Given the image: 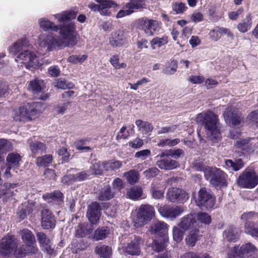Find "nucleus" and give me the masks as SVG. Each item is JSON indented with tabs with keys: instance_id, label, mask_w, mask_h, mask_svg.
Returning <instances> with one entry per match:
<instances>
[{
	"instance_id": "obj_1",
	"label": "nucleus",
	"mask_w": 258,
	"mask_h": 258,
	"mask_svg": "<svg viewBox=\"0 0 258 258\" xmlns=\"http://www.w3.org/2000/svg\"><path fill=\"white\" fill-rule=\"evenodd\" d=\"M77 13L73 11L63 12L54 15L60 24L58 29L61 37L52 34L41 35L39 36V45L41 50L46 52L52 51L56 47L73 46L77 43V32L76 26L71 19L76 18Z\"/></svg>"
},
{
	"instance_id": "obj_2",
	"label": "nucleus",
	"mask_w": 258,
	"mask_h": 258,
	"mask_svg": "<svg viewBox=\"0 0 258 258\" xmlns=\"http://www.w3.org/2000/svg\"><path fill=\"white\" fill-rule=\"evenodd\" d=\"M28 45V41L27 39H21L13 44L9 48V51L12 54L19 53L15 58V60L24 63L27 69L33 70L38 67L39 60L34 52L25 50Z\"/></svg>"
},
{
	"instance_id": "obj_3",
	"label": "nucleus",
	"mask_w": 258,
	"mask_h": 258,
	"mask_svg": "<svg viewBox=\"0 0 258 258\" xmlns=\"http://www.w3.org/2000/svg\"><path fill=\"white\" fill-rule=\"evenodd\" d=\"M198 123L204 125L208 138L214 143L218 142L222 136L218 116L212 111H203L196 118Z\"/></svg>"
},
{
	"instance_id": "obj_4",
	"label": "nucleus",
	"mask_w": 258,
	"mask_h": 258,
	"mask_svg": "<svg viewBox=\"0 0 258 258\" xmlns=\"http://www.w3.org/2000/svg\"><path fill=\"white\" fill-rule=\"evenodd\" d=\"M40 106V103H28L24 106L13 111L12 116L14 120L19 121H27L34 119L40 113L38 108Z\"/></svg>"
},
{
	"instance_id": "obj_5",
	"label": "nucleus",
	"mask_w": 258,
	"mask_h": 258,
	"mask_svg": "<svg viewBox=\"0 0 258 258\" xmlns=\"http://www.w3.org/2000/svg\"><path fill=\"white\" fill-rule=\"evenodd\" d=\"M205 176L210 183L217 189L227 186V175L222 170L217 168L209 167L205 171Z\"/></svg>"
},
{
	"instance_id": "obj_6",
	"label": "nucleus",
	"mask_w": 258,
	"mask_h": 258,
	"mask_svg": "<svg viewBox=\"0 0 258 258\" xmlns=\"http://www.w3.org/2000/svg\"><path fill=\"white\" fill-rule=\"evenodd\" d=\"M237 183L241 187L254 188L258 184V175L254 169L246 168L239 176Z\"/></svg>"
},
{
	"instance_id": "obj_7",
	"label": "nucleus",
	"mask_w": 258,
	"mask_h": 258,
	"mask_svg": "<svg viewBox=\"0 0 258 258\" xmlns=\"http://www.w3.org/2000/svg\"><path fill=\"white\" fill-rule=\"evenodd\" d=\"M136 227H142L150 221L154 215V209L150 205H142L137 209Z\"/></svg>"
},
{
	"instance_id": "obj_8",
	"label": "nucleus",
	"mask_w": 258,
	"mask_h": 258,
	"mask_svg": "<svg viewBox=\"0 0 258 258\" xmlns=\"http://www.w3.org/2000/svg\"><path fill=\"white\" fill-rule=\"evenodd\" d=\"M18 240L13 235H7L0 240V255L10 257L18 246Z\"/></svg>"
},
{
	"instance_id": "obj_9",
	"label": "nucleus",
	"mask_w": 258,
	"mask_h": 258,
	"mask_svg": "<svg viewBox=\"0 0 258 258\" xmlns=\"http://www.w3.org/2000/svg\"><path fill=\"white\" fill-rule=\"evenodd\" d=\"M196 203L198 206L201 208L210 209L212 208L215 204V197L210 191L203 187L200 189L196 198Z\"/></svg>"
},
{
	"instance_id": "obj_10",
	"label": "nucleus",
	"mask_w": 258,
	"mask_h": 258,
	"mask_svg": "<svg viewBox=\"0 0 258 258\" xmlns=\"http://www.w3.org/2000/svg\"><path fill=\"white\" fill-rule=\"evenodd\" d=\"M144 240L134 235H131L126 245L122 247L123 251L130 255H139L141 253V249L143 245Z\"/></svg>"
},
{
	"instance_id": "obj_11",
	"label": "nucleus",
	"mask_w": 258,
	"mask_h": 258,
	"mask_svg": "<svg viewBox=\"0 0 258 258\" xmlns=\"http://www.w3.org/2000/svg\"><path fill=\"white\" fill-rule=\"evenodd\" d=\"M137 24L138 28L149 36H153L155 32L159 31L158 23L155 20L142 18L138 20Z\"/></svg>"
},
{
	"instance_id": "obj_12",
	"label": "nucleus",
	"mask_w": 258,
	"mask_h": 258,
	"mask_svg": "<svg viewBox=\"0 0 258 258\" xmlns=\"http://www.w3.org/2000/svg\"><path fill=\"white\" fill-rule=\"evenodd\" d=\"M226 122L230 126L234 127L240 124L241 122V114L234 107L230 106L227 108L223 113Z\"/></svg>"
},
{
	"instance_id": "obj_13",
	"label": "nucleus",
	"mask_w": 258,
	"mask_h": 258,
	"mask_svg": "<svg viewBox=\"0 0 258 258\" xmlns=\"http://www.w3.org/2000/svg\"><path fill=\"white\" fill-rule=\"evenodd\" d=\"M167 199L172 203H183L189 198L188 195L179 188L170 187L167 192Z\"/></svg>"
},
{
	"instance_id": "obj_14",
	"label": "nucleus",
	"mask_w": 258,
	"mask_h": 258,
	"mask_svg": "<svg viewBox=\"0 0 258 258\" xmlns=\"http://www.w3.org/2000/svg\"><path fill=\"white\" fill-rule=\"evenodd\" d=\"M41 225L43 229H49L54 228L56 221L51 211L47 209H43L41 212Z\"/></svg>"
},
{
	"instance_id": "obj_15",
	"label": "nucleus",
	"mask_w": 258,
	"mask_h": 258,
	"mask_svg": "<svg viewBox=\"0 0 258 258\" xmlns=\"http://www.w3.org/2000/svg\"><path fill=\"white\" fill-rule=\"evenodd\" d=\"M144 6L145 0H130L124 6L127 10L119 11L116 15V18H121L131 15L134 12L133 9H139L144 8Z\"/></svg>"
},
{
	"instance_id": "obj_16",
	"label": "nucleus",
	"mask_w": 258,
	"mask_h": 258,
	"mask_svg": "<svg viewBox=\"0 0 258 258\" xmlns=\"http://www.w3.org/2000/svg\"><path fill=\"white\" fill-rule=\"evenodd\" d=\"M101 207L97 202L92 203L88 206L87 216L91 224H96L101 216Z\"/></svg>"
},
{
	"instance_id": "obj_17",
	"label": "nucleus",
	"mask_w": 258,
	"mask_h": 258,
	"mask_svg": "<svg viewBox=\"0 0 258 258\" xmlns=\"http://www.w3.org/2000/svg\"><path fill=\"white\" fill-rule=\"evenodd\" d=\"M152 234L163 237V240H167V225L164 222L157 221L154 223L150 227Z\"/></svg>"
},
{
	"instance_id": "obj_18",
	"label": "nucleus",
	"mask_w": 258,
	"mask_h": 258,
	"mask_svg": "<svg viewBox=\"0 0 258 258\" xmlns=\"http://www.w3.org/2000/svg\"><path fill=\"white\" fill-rule=\"evenodd\" d=\"M38 250V249L36 246L22 244L19 247L17 246L13 253L16 257L22 258L27 254H36Z\"/></svg>"
},
{
	"instance_id": "obj_19",
	"label": "nucleus",
	"mask_w": 258,
	"mask_h": 258,
	"mask_svg": "<svg viewBox=\"0 0 258 258\" xmlns=\"http://www.w3.org/2000/svg\"><path fill=\"white\" fill-rule=\"evenodd\" d=\"M149 192L153 199L161 200L164 197L165 188L162 187L160 182L154 180L150 186Z\"/></svg>"
},
{
	"instance_id": "obj_20",
	"label": "nucleus",
	"mask_w": 258,
	"mask_h": 258,
	"mask_svg": "<svg viewBox=\"0 0 258 258\" xmlns=\"http://www.w3.org/2000/svg\"><path fill=\"white\" fill-rule=\"evenodd\" d=\"M159 211L164 216L167 218H175L183 212V208L180 206L171 207L170 206H164L161 207Z\"/></svg>"
},
{
	"instance_id": "obj_21",
	"label": "nucleus",
	"mask_w": 258,
	"mask_h": 258,
	"mask_svg": "<svg viewBox=\"0 0 258 258\" xmlns=\"http://www.w3.org/2000/svg\"><path fill=\"white\" fill-rule=\"evenodd\" d=\"M36 236L42 249L48 254H52L53 248L52 247L50 241L46 235L43 232H37Z\"/></svg>"
},
{
	"instance_id": "obj_22",
	"label": "nucleus",
	"mask_w": 258,
	"mask_h": 258,
	"mask_svg": "<svg viewBox=\"0 0 258 258\" xmlns=\"http://www.w3.org/2000/svg\"><path fill=\"white\" fill-rule=\"evenodd\" d=\"M157 166L161 169L171 170L179 166V163L170 158H165L156 162Z\"/></svg>"
},
{
	"instance_id": "obj_23",
	"label": "nucleus",
	"mask_w": 258,
	"mask_h": 258,
	"mask_svg": "<svg viewBox=\"0 0 258 258\" xmlns=\"http://www.w3.org/2000/svg\"><path fill=\"white\" fill-rule=\"evenodd\" d=\"M244 163L241 159H235L234 160L226 159L224 167L228 170L237 171L244 167Z\"/></svg>"
},
{
	"instance_id": "obj_24",
	"label": "nucleus",
	"mask_w": 258,
	"mask_h": 258,
	"mask_svg": "<svg viewBox=\"0 0 258 258\" xmlns=\"http://www.w3.org/2000/svg\"><path fill=\"white\" fill-rule=\"evenodd\" d=\"M21 156L18 153H10L6 157L7 165L14 167V170H17L20 165Z\"/></svg>"
},
{
	"instance_id": "obj_25",
	"label": "nucleus",
	"mask_w": 258,
	"mask_h": 258,
	"mask_svg": "<svg viewBox=\"0 0 258 258\" xmlns=\"http://www.w3.org/2000/svg\"><path fill=\"white\" fill-rule=\"evenodd\" d=\"M21 238L26 245L36 246V240L34 234L28 229H23L20 231Z\"/></svg>"
},
{
	"instance_id": "obj_26",
	"label": "nucleus",
	"mask_w": 258,
	"mask_h": 258,
	"mask_svg": "<svg viewBox=\"0 0 258 258\" xmlns=\"http://www.w3.org/2000/svg\"><path fill=\"white\" fill-rule=\"evenodd\" d=\"M223 237L230 242L236 241L239 237L237 229L233 226H230L224 232Z\"/></svg>"
},
{
	"instance_id": "obj_27",
	"label": "nucleus",
	"mask_w": 258,
	"mask_h": 258,
	"mask_svg": "<svg viewBox=\"0 0 258 258\" xmlns=\"http://www.w3.org/2000/svg\"><path fill=\"white\" fill-rule=\"evenodd\" d=\"M196 221L192 215H187L186 216L182 218L180 223L179 225L185 231L192 228H196L195 224Z\"/></svg>"
},
{
	"instance_id": "obj_28",
	"label": "nucleus",
	"mask_w": 258,
	"mask_h": 258,
	"mask_svg": "<svg viewBox=\"0 0 258 258\" xmlns=\"http://www.w3.org/2000/svg\"><path fill=\"white\" fill-rule=\"evenodd\" d=\"M252 26V16L248 13L245 18L237 25V28L241 33H245L249 30Z\"/></svg>"
},
{
	"instance_id": "obj_29",
	"label": "nucleus",
	"mask_w": 258,
	"mask_h": 258,
	"mask_svg": "<svg viewBox=\"0 0 258 258\" xmlns=\"http://www.w3.org/2000/svg\"><path fill=\"white\" fill-rule=\"evenodd\" d=\"M244 231L246 234L258 238V223L246 221L244 224Z\"/></svg>"
},
{
	"instance_id": "obj_30",
	"label": "nucleus",
	"mask_w": 258,
	"mask_h": 258,
	"mask_svg": "<svg viewBox=\"0 0 258 258\" xmlns=\"http://www.w3.org/2000/svg\"><path fill=\"white\" fill-rule=\"evenodd\" d=\"M114 196L115 192L112 191L111 187L107 185L99 191L98 198L100 201H107L114 198Z\"/></svg>"
},
{
	"instance_id": "obj_31",
	"label": "nucleus",
	"mask_w": 258,
	"mask_h": 258,
	"mask_svg": "<svg viewBox=\"0 0 258 258\" xmlns=\"http://www.w3.org/2000/svg\"><path fill=\"white\" fill-rule=\"evenodd\" d=\"M257 250L256 247L253 244L248 242L241 245L239 252L243 256L248 257L253 255Z\"/></svg>"
},
{
	"instance_id": "obj_32",
	"label": "nucleus",
	"mask_w": 258,
	"mask_h": 258,
	"mask_svg": "<svg viewBox=\"0 0 258 258\" xmlns=\"http://www.w3.org/2000/svg\"><path fill=\"white\" fill-rule=\"evenodd\" d=\"M39 24L41 28L45 31L51 30L57 32L58 30L57 25H55L52 22L45 18H41L39 20Z\"/></svg>"
},
{
	"instance_id": "obj_33",
	"label": "nucleus",
	"mask_w": 258,
	"mask_h": 258,
	"mask_svg": "<svg viewBox=\"0 0 258 258\" xmlns=\"http://www.w3.org/2000/svg\"><path fill=\"white\" fill-rule=\"evenodd\" d=\"M110 234V229L107 227H102L97 228L94 232L93 239L96 241L105 238Z\"/></svg>"
},
{
	"instance_id": "obj_34",
	"label": "nucleus",
	"mask_w": 258,
	"mask_h": 258,
	"mask_svg": "<svg viewBox=\"0 0 258 258\" xmlns=\"http://www.w3.org/2000/svg\"><path fill=\"white\" fill-rule=\"evenodd\" d=\"M106 162L95 161L90 168L91 175H101L103 169L106 170Z\"/></svg>"
},
{
	"instance_id": "obj_35",
	"label": "nucleus",
	"mask_w": 258,
	"mask_h": 258,
	"mask_svg": "<svg viewBox=\"0 0 258 258\" xmlns=\"http://www.w3.org/2000/svg\"><path fill=\"white\" fill-rule=\"evenodd\" d=\"M125 43V37L122 31H116L114 33L111 44L113 46H120Z\"/></svg>"
},
{
	"instance_id": "obj_36",
	"label": "nucleus",
	"mask_w": 258,
	"mask_h": 258,
	"mask_svg": "<svg viewBox=\"0 0 258 258\" xmlns=\"http://www.w3.org/2000/svg\"><path fill=\"white\" fill-rule=\"evenodd\" d=\"M43 197L45 199H51L56 202V204L60 205L63 202V194L59 190H55L52 192L45 194Z\"/></svg>"
},
{
	"instance_id": "obj_37",
	"label": "nucleus",
	"mask_w": 258,
	"mask_h": 258,
	"mask_svg": "<svg viewBox=\"0 0 258 258\" xmlns=\"http://www.w3.org/2000/svg\"><path fill=\"white\" fill-rule=\"evenodd\" d=\"M96 254L100 255L104 258H108L112 253L111 248L105 245H98L95 249Z\"/></svg>"
},
{
	"instance_id": "obj_38",
	"label": "nucleus",
	"mask_w": 258,
	"mask_h": 258,
	"mask_svg": "<svg viewBox=\"0 0 258 258\" xmlns=\"http://www.w3.org/2000/svg\"><path fill=\"white\" fill-rule=\"evenodd\" d=\"M54 87L60 89H73L75 87V85L71 82L67 81L64 79L59 78L55 80L53 83Z\"/></svg>"
},
{
	"instance_id": "obj_39",
	"label": "nucleus",
	"mask_w": 258,
	"mask_h": 258,
	"mask_svg": "<svg viewBox=\"0 0 258 258\" xmlns=\"http://www.w3.org/2000/svg\"><path fill=\"white\" fill-rule=\"evenodd\" d=\"M30 148L34 155L42 154L46 150L45 145L38 141L32 142L30 144Z\"/></svg>"
},
{
	"instance_id": "obj_40",
	"label": "nucleus",
	"mask_w": 258,
	"mask_h": 258,
	"mask_svg": "<svg viewBox=\"0 0 258 258\" xmlns=\"http://www.w3.org/2000/svg\"><path fill=\"white\" fill-rule=\"evenodd\" d=\"M199 231L197 228L193 229L190 231L189 234L185 238V241L188 245L194 246L197 242Z\"/></svg>"
},
{
	"instance_id": "obj_41",
	"label": "nucleus",
	"mask_w": 258,
	"mask_h": 258,
	"mask_svg": "<svg viewBox=\"0 0 258 258\" xmlns=\"http://www.w3.org/2000/svg\"><path fill=\"white\" fill-rule=\"evenodd\" d=\"M124 176L131 184H134L138 182L140 177L139 172L135 170H131L125 172Z\"/></svg>"
},
{
	"instance_id": "obj_42",
	"label": "nucleus",
	"mask_w": 258,
	"mask_h": 258,
	"mask_svg": "<svg viewBox=\"0 0 258 258\" xmlns=\"http://www.w3.org/2000/svg\"><path fill=\"white\" fill-rule=\"evenodd\" d=\"M136 124L139 128V130L145 134L149 133L152 131L153 129V125L149 122L144 121L142 120H138L136 121Z\"/></svg>"
},
{
	"instance_id": "obj_43",
	"label": "nucleus",
	"mask_w": 258,
	"mask_h": 258,
	"mask_svg": "<svg viewBox=\"0 0 258 258\" xmlns=\"http://www.w3.org/2000/svg\"><path fill=\"white\" fill-rule=\"evenodd\" d=\"M143 195L142 188L139 186H134L131 188L127 191V196L132 200H138Z\"/></svg>"
},
{
	"instance_id": "obj_44",
	"label": "nucleus",
	"mask_w": 258,
	"mask_h": 258,
	"mask_svg": "<svg viewBox=\"0 0 258 258\" xmlns=\"http://www.w3.org/2000/svg\"><path fill=\"white\" fill-rule=\"evenodd\" d=\"M52 161V156L50 154H47L39 157L36 159V164L39 167L48 166Z\"/></svg>"
},
{
	"instance_id": "obj_45",
	"label": "nucleus",
	"mask_w": 258,
	"mask_h": 258,
	"mask_svg": "<svg viewBox=\"0 0 258 258\" xmlns=\"http://www.w3.org/2000/svg\"><path fill=\"white\" fill-rule=\"evenodd\" d=\"M43 85V81L39 80H35L31 81L28 86V90L33 93H37L40 92Z\"/></svg>"
},
{
	"instance_id": "obj_46",
	"label": "nucleus",
	"mask_w": 258,
	"mask_h": 258,
	"mask_svg": "<svg viewBox=\"0 0 258 258\" xmlns=\"http://www.w3.org/2000/svg\"><path fill=\"white\" fill-rule=\"evenodd\" d=\"M168 42V37L166 36L162 37H155L150 42L151 46L153 49H155L157 47H160L165 45Z\"/></svg>"
},
{
	"instance_id": "obj_47",
	"label": "nucleus",
	"mask_w": 258,
	"mask_h": 258,
	"mask_svg": "<svg viewBox=\"0 0 258 258\" xmlns=\"http://www.w3.org/2000/svg\"><path fill=\"white\" fill-rule=\"evenodd\" d=\"M185 231L178 225L177 226H174L173 228V239L177 242H180L183 237Z\"/></svg>"
},
{
	"instance_id": "obj_48",
	"label": "nucleus",
	"mask_w": 258,
	"mask_h": 258,
	"mask_svg": "<svg viewBox=\"0 0 258 258\" xmlns=\"http://www.w3.org/2000/svg\"><path fill=\"white\" fill-rule=\"evenodd\" d=\"M160 240L155 239L152 243V249L157 252L162 251L165 248V243L168 241L167 238L166 240H163V237H161Z\"/></svg>"
},
{
	"instance_id": "obj_49",
	"label": "nucleus",
	"mask_w": 258,
	"mask_h": 258,
	"mask_svg": "<svg viewBox=\"0 0 258 258\" xmlns=\"http://www.w3.org/2000/svg\"><path fill=\"white\" fill-rule=\"evenodd\" d=\"M106 162V170H114L119 168L121 165L122 163L118 160H111Z\"/></svg>"
},
{
	"instance_id": "obj_50",
	"label": "nucleus",
	"mask_w": 258,
	"mask_h": 258,
	"mask_svg": "<svg viewBox=\"0 0 258 258\" xmlns=\"http://www.w3.org/2000/svg\"><path fill=\"white\" fill-rule=\"evenodd\" d=\"M197 220L205 224H209L211 222V218L208 213L199 212L197 215Z\"/></svg>"
},
{
	"instance_id": "obj_51",
	"label": "nucleus",
	"mask_w": 258,
	"mask_h": 258,
	"mask_svg": "<svg viewBox=\"0 0 258 258\" xmlns=\"http://www.w3.org/2000/svg\"><path fill=\"white\" fill-rule=\"evenodd\" d=\"M180 258H211L207 253H204L200 255L192 251L186 252L181 255Z\"/></svg>"
},
{
	"instance_id": "obj_52",
	"label": "nucleus",
	"mask_w": 258,
	"mask_h": 258,
	"mask_svg": "<svg viewBox=\"0 0 258 258\" xmlns=\"http://www.w3.org/2000/svg\"><path fill=\"white\" fill-rule=\"evenodd\" d=\"M70 104L69 102L59 103L54 107V110L57 114H63L68 109Z\"/></svg>"
},
{
	"instance_id": "obj_53",
	"label": "nucleus",
	"mask_w": 258,
	"mask_h": 258,
	"mask_svg": "<svg viewBox=\"0 0 258 258\" xmlns=\"http://www.w3.org/2000/svg\"><path fill=\"white\" fill-rule=\"evenodd\" d=\"M110 62L116 69L125 68L126 67V64L125 63H119V57L117 55L112 56L110 59Z\"/></svg>"
},
{
	"instance_id": "obj_54",
	"label": "nucleus",
	"mask_w": 258,
	"mask_h": 258,
	"mask_svg": "<svg viewBox=\"0 0 258 258\" xmlns=\"http://www.w3.org/2000/svg\"><path fill=\"white\" fill-rule=\"evenodd\" d=\"M185 4L182 3H175L172 5V9L176 14H182L186 9Z\"/></svg>"
},
{
	"instance_id": "obj_55",
	"label": "nucleus",
	"mask_w": 258,
	"mask_h": 258,
	"mask_svg": "<svg viewBox=\"0 0 258 258\" xmlns=\"http://www.w3.org/2000/svg\"><path fill=\"white\" fill-rule=\"evenodd\" d=\"M159 170L156 167H152L146 170L144 172V175L148 178L156 176L159 173Z\"/></svg>"
},
{
	"instance_id": "obj_56",
	"label": "nucleus",
	"mask_w": 258,
	"mask_h": 258,
	"mask_svg": "<svg viewBox=\"0 0 258 258\" xmlns=\"http://www.w3.org/2000/svg\"><path fill=\"white\" fill-rule=\"evenodd\" d=\"M12 149V144L6 140L0 139V151H7Z\"/></svg>"
},
{
	"instance_id": "obj_57",
	"label": "nucleus",
	"mask_w": 258,
	"mask_h": 258,
	"mask_svg": "<svg viewBox=\"0 0 258 258\" xmlns=\"http://www.w3.org/2000/svg\"><path fill=\"white\" fill-rule=\"evenodd\" d=\"M90 175L91 171L89 170L83 171L75 174L76 180L82 181L87 179Z\"/></svg>"
},
{
	"instance_id": "obj_58",
	"label": "nucleus",
	"mask_w": 258,
	"mask_h": 258,
	"mask_svg": "<svg viewBox=\"0 0 258 258\" xmlns=\"http://www.w3.org/2000/svg\"><path fill=\"white\" fill-rule=\"evenodd\" d=\"M209 167H205L204 164V163L200 160H196L192 163V168L194 169L195 170L199 171H203L204 172L206 169Z\"/></svg>"
},
{
	"instance_id": "obj_59",
	"label": "nucleus",
	"mask_w": 258,
	"mask_h": 258,
	"mask_svg": "<svg viewBox=\"0 0 258 258\" xmlns=\"http://www.w3.org/2000/svg\"><path fill=\"white\" fill-rule=\"evenodd\" d=\"M150 154V151L148 149H145L136 152L135 154V157L140 158L142 160H145L147 157L149 156Z\"/></svg>"
},
{
	"instance_id": "obj_60",
	"label": "nucleus",
	"mask_w": 258,
	"mask_h": 258,
	"mask_svg": "<svg viewBox=\"0 0 258 258\" xmlns=\"http://www.w3.org/2000/svg\"><path fill=\"white\" fill-rule=\"evenodd\" d=\"M86 141L81 140L77 142L76 144L77 150L85 151L86 152L91 151V148L89 146H86Z\"/></svg>"
},
{
	"instance_id": "obj_61",
	"label": "nucleus",
	"mask_w": 258,
	"mask_h": 258,
	"mask_svg": "<svg viewBox=\"0 0 258 258\" xmlns=\"http://www.w3.org/2000/svg\"><path fill=\"white\" fill-rule=\"evenodd\" d=\"M220 27H217L214 29L211 30L209 33L210 38L214 41H217L221 37V34L219 32Z\"/></svg>"
},
{
	"instance_id": "obj_62",
	"label": "nucleus",
	"mask_w": 258,
	"mask_h": 258,
	"mask_svg": "<svg viewBox=\"0 0 258 258\" xmlns=\"http://www.w3.org/2000/svg\"><path fill=\"white\" fill-rule=\"evenodd\" d=\"M76 180L75 175L73 174H69L64 176L62 178L61 182L66 185H69L75 182Z\"/></svg>"
},
{
	"instance_id": "obj_63",
	"label": "nucleus",
	"mask_w": 258,
	"mask_h": 258,
	"mask_svg": "<svg viewBox=\"0 0 258 258\" xmlns=\"http://www.w3.org/2000/svg\"><path fill=\"white\" fill-rule=\"evenodd\" d=\"M247 119L250 122L258 125V110L252 111L249 114Z\"/></svg>"
},
{
	"instance_id": "obj_64",
	"label": "nucleus",
	"mask_w": 258,
	"mask_h": 258,
	"mask_svg": "<svg viewBox=\"0 0 258 258\" xmlns=\"http://www.w3.org/2000/svg\"><path fill=\"white\" fill-rule=\"evenodd\" d=\"M113 189L115 190L120 191L123 187V181L119 178H116L112 182Z\"/></svg>"
}]
</instances>
